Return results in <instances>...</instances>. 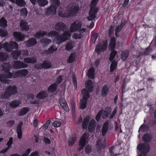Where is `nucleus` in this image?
Segmentation results:
<instances>
[{
  "instance_id": "nucleus-13",
  "label": "nucleus",
  "mask_w": 156,
  "mask_h": 156,
  "mask_svg": "<svg viewBox=\"0 0 156 156\" xmlns=\"http://www.w3.org/2000/svg\"><path fill=\"white\" fill-rule=\"evenodd\" d=\"M137 148L142 154L148 152L150 150L149 145L146 143L142 145L139 144Z\"/></svg>"
},
{
  "instance_id": "nucleus-43",
  "label": "nucleus",
  "mask_w": 156,
  "mask_h": 156,
  "mask_svg": "<svg viewBox=\"0 0 156 156\" xmlns=\"http://www.w3.org/2000/svg\"><path fill=\"white\" fill-rule=\"evenodd\" d=\"M82 37V34L80 33H75L72 35V37L74 39H79L81 38Z\"/></svg>"
},
{
  "instance_id": "nucleus-23",
  "label": "nucleus",
  "mask_w": 156,
  "mask_h": 156,
  "mask_svg": "<svg viewBox=\"0 0 156 156\" xmlns=\"http://www.w3.org/2000/svg\"><path fill=\"white\" fill-rule=\"evenodd\" d=\"M116 39L114 37L111 38L109 44L110 49H114L115 47Z\"/></svg>"
},
{
  "instance_id": "nucleus-29",
  "label": "nucleus",
  "mask_w": 156,
  "mask_h": 156,
  "mask_svg": "<svg viewBox=\"0 0 156 156\" xmlns=\"http://www.w3.org/2000/svg\"><path fill=\"white\" fill-rule=\"evenodd\" d=\"M57 87V84L56 83L51 85L48 89V91L50 93H52L56 90Z\"/></svg>"
},
{
  "instance_id": "nucleus-42",
  "label": "nucleus",
  "mask_w": 156,
  "mask_h": 156,
  "mask_svg": "<svg viewBox=\"0 0 156 156\" xmlns=\"http://www.w3.org/2000/svg\"><path fill=\"white\" fill-rule=\"evenodd\" d=\"M36 59L35 58H25L24 59L25 62L27 63H34L35 62Z\"/></svg>"
},
{
  "instance_id": "nucleus-59",
  "label": "nucleus",
  "mask_w": 156,
  "mask_h": 156,
  "mask_svg": "<svg viewBox=\"0 0 156 156\" xmlns=\"http://www.w3.org/2000/svg\"><path fill=\"white\" fill-rule=\"evenodd\" d=\"M9 149L8 147L5 148H3L1 151H0V153H3L6 152Z\"/></svg>"
},
{
  "instance_id": "nucleus-26",
  "label": "nucleus",
  "mask_w": 156,
  "mask_h": 156,
  "mask_svg": "<svg viewBox=\"0 0 156 156\" xmlns=\"http://www.w3.org/2000/svg\"><path fill=\"white\" fill-rule=\"evenodd\" d=\"M57 48L55 46H52L50 47L48 49V51H46L45 52V54H50L54 52L57 50Z\"/></svg>"
},
{
  "instance_id": "nucleus-5",
  "label": "nucleus",
  "mask_w": 156,
  "mask_h": 156,
  "mask_svg": "<svg viewBox=\"0 0 156 156\" xmlns=\"http://www.w3.org/2000/svg\"><path fill=\"white\" fill-rule=\"evenodd\" d=\"M117 107H115L112 112L111 108H108L105 109V111L101 110L99 111L97 114L96 119L98 121L101 117L105 118L109 116L110 119L112 118L115 115L117 112Z\"/></svg>"
},
{
  "instance_id": "nucleus-63",
  "label": "nucleus",
  "mask_w": 156,
  "mask_h": 156,
  "mask_svg": "<svg viewBox=\"0 0 156 156\" xmlns=\"http://www.w3.org/2000/svg\"><path fill=\"white\" fill-rule=\"evenodd\" d=\"M129 0H125L123 2V5L124 6H126L128 3Z\"/></svg>"
},
{
  "instance_id": "nucleus-10",
  "label": "nucleus",
  "mask_w": 156,
  "mask_h": 156,
  "mask_svg": "<svg viewBox=\"0 0 156 156\" xmlns=\"http://www.w3.org/2000/svg\"><path fill=\"white\" fill-rule=\"evenodd\" d=\"M18 47V45L14 41H10L9 43H5L3 47L5 51L9 52L12 49L17 48Z\"/></svg>"
},
{
  "instance_id": "nucleus-3",
  "label": "nucleus",
  "mask_w": 156,
  "mask_h": 156,
  "mask_svg": "<svg viewBox=\"0 0 156 156\" xmlns=\"http://www.w3.org/2000/svg\"><path fill=\"white\" fill-rule=\"evenodd\" d=\"M86 88L83 89L81 91V95L83 98L80 100V107L81 109H84L86 108L87 104V99L89 97V92L92 91L93 87V83L91 80H88L85 83Z\"/></svg>"
},
{
  "instance_id": "nucleus-11",
  "label": "nucleus",
  "mask_w": 156,
  "mask_h": 156,
  "mask_svg": "<svg viewBox=\"0 0 156 156\" xmlns=\"http://www.w3.org/2000/svg\"><path fill=\"white\" fill-rule=\"evenodd\" d=\"M16 88L15 86L9 87L6 89L5 93L3 95H2V98H4L6 99L11 95L16 93Z\"/></svg>"
},
{
  "instance_id": "nucleus-39",
  "label": "nucleus",
  "mask_w": 156,
  "mask_h": 156,
  "mask_svg": "<svg viewBox=\"0 0 156 156\" xmlns=\"http://www.w3.org/2000/svg\"><path fill=\"white\" fill-rule=\"evenodd\" d=\"M76 140V137L75 136L70 137L68 141L69 145H72L74 144Z\"/></svg>"
},
{
  "instance_id": "nucleus-52",
  "label": "nucleus",
  "mask_w": 156,
  "mask_h": 156,
  "mask_svg": "<svg viewBox=\"0 0 156 156\" xmlns=\"http://www.w3.org/2000/svg\"><path fill=\"white\" fill-rule=\"evenodd\" d=\"M31 149L28 148L26 151L21 156H27L31 152Z\"/></svg>"
},
{
  "instance_id": "nucleus-47",
  "label": "nucleus",
  "mask_w": 156,
  "mask_h": 156,
  "mask_svg": "<svg viewBox=\"0 0 156 156\" xmlns=\"http://www.w3.org/2000/svg\"><path fill=\"white\" fill-rule=\"evenodd\" d=\"M13 138L12 137H10L9 141L7 142L6 145L7 147L9 149L11 147V145L13 144Z\"/></svg>"
},
{
  "instance_id": "nucleus-24",
  "label": "nucleus",
  "mask_w": 156,
  "mask_h": 156,
  "mask_svg": "<svg viewBox=\"0 0 156 156\" xmlns=\"http://www.w3.org/2000/svg\"><path fill=\"white\" fill-rule=\"evenodd\" d=\"M59 102L61 106L65 110H67L68 105L65 100L63 98H61L59 99Z\"/></svg>"
},
{
  "instance_id": "nucleus-50",
  "label": "nucleus",
  "mask_w": 156,
  "mask_h": 156,
  "mask_svg": "<svg viewBox=\"0 0 156 156\" xmlns=\"http://www.w3.org/2000/svg\"><path fill=\"white\" fill-rule=\"evenodd\" d=\"M72 80L74 85V88L75 89H76L77 87V84L76 83V78L74 75H73L72 76Z\"/></svg>"
},
{
  "instance_id": "nucleus-36",
  "label": "nucleus",
  "mask_w": 156,
  "mask_h": 156,
  "mask_svg": "<svg viewBox=\"0 0 156 156\" xmlns=\"http://www.w3.org/2000/svg\"><path fill=\"white\" fill-rule=\"evenodd\" d=\"M76 58V55L75 53H72L69 56L67 62L68 63H71L73 62L75 60Z\"/></svg>"
},
{
  "instance_id": "nucleus-14",
  "label": "nucleus",
  "mask_w": 156,
  "mask_h": 156,
  "mask_svg": "<svg viewBox=\"0 0 156 156\" xmlns=\"http://www.w3.org/2000/svg\"><path fill=\"white\" fill-rule=\"evenodd\" d=\"M28 54L27 52L22 51L19 52V51H13L12 52V55L13 57L15 58H18L19 57H23L24 55H27Z\"/></svg>"
},
{
  "instance_id": "nucleus-40",
  "label": "nucleus",
  "mask_w": 156,
  "mask_h": 156,
  "mask_svg": "<svg viewBox=\"0 0 156 156\" xmlns=\"http://www.w3.org/2000/svg\"><path fill=\"white\" fill-rule=\"evenodd\" d=\"M74 47L73 44L71 42L68 43L66 47V49L67 50H70L72 49Z\"/></svg>"
},
{
  "instance_id": "nucleus-27",
  "label": "nucleus",
  "mask_w": 156,
  "mask_h": 156,
  "mask_svg": "<svg viewBox=\"0 0 156 156\" xmlns=\"http://www.w3.org/2000/svg\"><path fill=\"white\" fill-rule=\"evenodd\" d=\"M50 67L51 64L50 62L47 61H45L43 62L41 66L38 67L37 68L38 69H41V68L48 69L50 68Z\"/></svg>"
},
{
  "instance_id": "nucleus-28",
  "label": "nucleus",
  "mask_w": 156,
  "mask_h": 156,
  "mask_svg": "<svg viewBox=\"0 0 156 156\" xmlns=\"http://www.w3.org/2000/svg\"><path fill=\"white\" fill-rule=\"evenodd\" d=\"M51 42V41L50 39L45 38L42 39L40 41L41 43L44 46H45L49 44Z\"/></svg>"
},
{
  "instance_id": "nucleus-49",
  "label": "nucleus",
  "mask_w": 156,
  "mask_h": 156,
  "mask_svg": "<svg viewBox=\"0 0 156 156\" xmlns=\"http://www.w3.org/2000/svg\"><path fill=\"white\" fill-rule=\"evenodd\" d=\"M53 126L55 127H59L61 125V122L58 121H55L53 123Z\"/></svg>"
},
{
  "instance_id": "nucleus-64",
  "label": "nucleus",
  "mask_w": 156,
  "mask_h": 156,
  "mask_svg": "<svg viewBox=\"0 0 156 156\" xmlns=\"http://www.w3.org/2000/svg\"><path fill=\"white\" fill-rule=\"evenodd\" d=\"M85 28H82L80 30L79 32L80 33V34H81L82 33H84L85 32Z\"/></svg>"
},
{
  "instance_id": "nucleus-30",
  "label": "nucleus",
  "mask_w": 156,
  "mask_h": 156,
  "mask_svg": "<svg viewBox=\"0 0 156 156\" xmlns=\"http://www.w3.org/2000/svg\"><path fill=\"white\" fill-rule=\"evenodd\" d=\"M37 43V42L34 38H31L29 41L26 42V44L28 47L32 46Z\"/></svg>"
},
{
  "instance_id": "nucleus-16",
  "label": "nucleus",
  "mask_w": 156,
  "mask_h": 156,
  "mask_svg": "<svg viewBox=\"0 0 156 156\" xmlns=\"http://www.w3.org/2000/svg\"><path fill=\"white\" fill-rule=\"evenodd\" d=\"M48 96V94L46 91H43L39 92L36 95L38 99H43Z\"/></svg>"
},
{
  "instance_id": "nucleus-45",
  "label": "nucleus",
  "mask_w": 156,
  "mask_h": 156,
  "mask_svg": "<svg viewBox=\"0 0 156 156\" xmlns=\"http://www.w3.org/2000/svg\"><path fill=\"white\" fill-rule=\"evenodd\" d=\"M8 34L7 32L4 30L0 28V35L2 37H5Z\"/></svg>"
},
{
  "instance_id": "nucleus-22",
  "label": "nucleus",
  "mask_w": 156,
  "mask_h": 156,
  "mask_svg": "<svg viewBox=\"0 0 156 156\" xmlns=\"http://www.w3.org/2000/svg\"><path fill=\"white\" fill-rule=\"evenodd\" d=\"M109 87L108 85L105 84L104 85L102 88L101 90V95L102 96H106L108 92Z\"/></svg>"
},
{
  "instance_id": "nucleus-48",
  "label": "nucleus",
  "mask_w": 156,
  "mask_h": 156,
  "mask_svg": "<svg viewBox=\"0 0 156 156\" xmlns=\"http://www.w3.org/2000/svg\"><path fill=\"white\" fill-rule=\"evenodd\" d=\"M7 58V55L5 53H0V60L4 61Z\"/></svg>"
},
{
  "instance_id": "nucleus-35",
  "label": "nucleus",
  "mask_w": 156,
  "mask_h": 156,
  "mask_svg": "<svg viewBox=\"0 0 156 156\" xmlns=\"http://www.w3.org/2000/svg\"><path fill=\"white\" fill-rule=\"evenodd\" d=\"M37 2L39 5L41 6H44L48 3L47 0H37Z\"/></svg>"
},
{
  "instance_id": "nucleus-20",
  "label": "nucleus",
  "mask_w": 156,
  "mask_h": 156,
  "mask_svg": "<svg viewBox=\"0 0 156 156\" xmlns=\"http://www.w3.org/2000/svg\"><path fill=\"white\" fill-rule=\"evenodd\" d=\"M20 26L21 29L23 30L27 31L29 29V26L25 21H22L20 23Z\"/></svg>"
},
{
  "instance_id": "nucleus-31",
  "label": "nucleus",
  "mask_w": 156,
  "mask_h": 156,
  "mask_svg": "<svg viewBox=\"0 0 156 156\" xmlns=\"http://www.w3.org/2000/svg\"><path fill=\"white\" fill-rule=\"evenodd\" d=\"M7 21L5 19L2 18L0 20V26L2 27H6L7 26Z\"/></svg>"
},
{
  "instance_id": "nucleus-54",
  "label": "nucleus",
  "mask_w": 156,
  "mask_h": 156,
  "mask_svg": "<svg viewBox=\"0 0 156 156\" xmlns=\"http://www.w3.org/2000/svg\"><path fill=\"white\" fill-rule=\"evenodd\" d=\"M50 122V120H48L47 121L45 124L43 126V129H47L48 128Z\"/></svg>"
},
{
  "instance_id": "nucleus-17",
  "label": "nucleus",
  "mask_w": 156,
  "mask_h": 156,
  "mask_svg": "<svg viewBox=\"0 0 156 156\" xmlns=\"http://www.w3.org/2000/svg\"><path fill=\"white\" fill-rule=\"evenodd\" d=\"M105 147V145L103 141L98 140L96 143V148L98 150H100L102 148L104 149Z\"/></svg>"
},
{
  "instance_id": "nucleus-33",
  "label": "nucleus",
  "mask_w": 156,
  "mask_h": 156,
  "mask_svg": "<svg viewBox=\"0 0 156 156\" xmlns=\"http://www.w3.org/2000/svg\"><path fill=\"white\" fill-rule=\"evenodd\" d=\"M20 103L19 101H14L9 104V106L12 108H14L18 106Z\"/></svg>"
},
{
  "instance_id": "nucleus-51",
  "label": "nucleus",
  "mask_w": 156,
  "mask_h": 156,
  "mask_svg": "<svg viewBox=\"0 0 156 156\" xmlns=\"http://www.w3.org/2000/svg\"><path fill=\"white\" fill-rule=\"evenodd\" d=\"M123 27V26L122 25H121L117 27L115 30V33L116 36H117V34L121 30Z\"/></svg>"
},
{
  "instance_id": "nucleus-55",
  "label": "nucleus",
  "mask_w": 156,
  "mask_h": 156,
  "mask_svg": "<svg viewBox=\"0 0 156 156\" xmlns=\"http://www.w3.org/2000/svg\"><path fill=\"white\" fill-rule=\"evenodd\" d=\"M147 128V126L145 125H142L139 129V131H145L146 130L145 128Z\"/></svg>"
},
{
  "instance_id": "nucleus-57",
  "label": "nucleus",
  "mask_w": 156,
  "mask_h": 156,
  "mask_svg": "<svg viewBox=\"0 0 156 156\" xmlns=\"http://www.w3.org/2000/svg\"><path fill=\"white\" fill-rule=\"evenodd\" d=\"M39 155V152L37 151H35L32 153L30 156H38Z\"/></svg>"
},
{
  "instance_id": "nucleus-44",
  "label": "nucleus",
  "mask_w": 156,
  "mask_h": 156,
  "mask_svg": "<svg viewBox=\"0 0 156 156\" xmlns=\"http://www.w3.org/2000/svg\"><path fill=\"white\" fill-rule=\"evenodd\" d=\"M117 51L115 50H113L112 51L109 58L110 61L112 60L114 58L115 55L117 54Z\"/></svg>"
},
{
  "instance_id": "nucleus-12",
  "label": "nucleus",
  "mask_w": 156,
  "mask_h": 156,
  "mask_svg": "<svg viewBox=\"0 0 156 156\" xmlns=\"http://www.w3.org/2000/svg\"><path fill=\"white\" fill-rule=\"evenodd\" d=\"M107 42L106 41H104L102 43H99L96 46V51L98 53L100 54L101 51H104L107 48Z\"/></svg>"
},
{
  "instance_id": "nucleus-37",
  "label": "nucleus",
  "mask_w": 156,
  "mask_h": 156,
  "mask_svg": "<svg viewBox=\"0 0 156 156\" xmlns=\"http://www.w3.org/2000/svg\"><path fill=\"white\" fill-rule=\"evenodd\" d=\"M28 108H24L22 109L19 112V115L20 116L24 115L28 111Z\"/></svg>"
},
{
  "instance_id": "nucleus-62",
  "label": "nucleus",
  "mask_w": 156,
  "mask_h": 156,
  "mask_svg": "<svg viewBox=\"0 0 156 156\" xmlns=\"http://www.w3.org/2000/svg\"><path fill=\"white\" fill-rule=\"evenodd\" d=\"M82 119L81 117H79L78 121L77 124H80L82 122Z\"/></svg>"
},
{
  "instance_id": "nucleus-58",
  "label": "nucleus",
  "mask_w": 156,
  "mask_h": 156,
  "mask_svg": "<svg viewBox=\"0 0 156 156\" xmlns=\"http://www.w3.org/2000/svg\"><path fill=\"white\" fill-rule=\"evenodd\" d=\"M62 76H60L57 78L56 80V82L58 84H59L61 82V81L62 80Z\"/></svg>"
},
{
  "instance_id": "nucleus-2",
  "label": "nucleus",
  "mask_w": 156,
  "mask_h": 156,
  "mask_svg": "<svg viewBox=\"0 0 156 156\" xmlns=\"http://www.w3.org/2000/svg\"><path fill=\"white\" fill-rule=\"evenodd\" d=\"M27 65L21 62H14L13 63V67H10L9 63H4L2 66V69L4 72L5 76L0 75V81L5 83H8L9 81L7 78H12L18 76H25L28 74V71L25 69L18 71L15 76H13L11 72V71L14 68V69H20L22 68L27 67Z\"/></svg>"
},
{
  "instance_id": "nucleus-34",
  "label": "nucleus",
  "mask_w": 156,
  "mask_h": 156,
  "mask_svg": "<svg viewBox=\"0 0 156 156\" xmlns=\"http://www.w3.org/2000/svg\"><path fill=\"white\" fill-rule=\"evenodd\" d=\"M129 55V52L128 51L126 50L122 52L121 58L123 60H125L127 58Z\"/></svg>"
},
{
  "instance_id": "nucleus-21",
  "label": "nucleus",
  "mask_w": 156,
  "mask_h": 156,
  "mask_svg": "<svg viewBox=\"0 0 156 156\" xmlns=\"http://www.w3.org/2000/svg\"><path fill=\"white\" fill-rule=\"evenodd\" d=\"M95 75L94 70L93 68H90L87 72V75L89 78L93 79Z\"/></svg>"
},
{
  "instance_id": "nucleus-6",
  "label": "nucleus",
  "mask_w": 156,
  "mask_h": 156,
  "mask_svg": "<svg viewBox=\"0 0 156 156\" xmlns=\"http://www.w3.org/2000/svg\"><path fill=\"white\" fill-rule=\"evenodd\" d=\"M78 10V6H73L68 11H66L62 9H61L58 14L61 17H68L71 16H74L77 13Z\"/></svg>"
},
{
  "instance_id": "nucleus-25",
  "label": "nucleus",
  "mask_w": 156,
  "mask_h": 156,
  "mask_svg": "<svg viewBox=\"0 0 156 156\" xmlns=\"http://www.w3.org/2000/svg\"><path fill=\"white\" fill-rule=\"evenodd\" d=\"M22 124L21 122L19 123L17 128V133L18 137L19 139H21L22 136V132L21 129V127Z\"/></svg>"
},
{
  "instance_id": "nucleus-56",
  "label": "nucleus",
  "mask_w": 156,
  "mask_h": 156,
  "mask_svg": "<svg viewBox=\"0 0 156 156\" xmlns=\"http://www.w3.org/2000/svg\"><path fill=\"white\" fill-rule=\"evenodd\" d=\"M44 142L46 144H50L51 143L50 140L48 138H44Z\"/></svg>"
},
{
  "instance_id": "nucleus-1",
  "label": "nucleus",
  "mask_w": 156,
  "mask_h": 156,
  "mask_svg": "<svg viewBox=\"0 0 156 156\" xmlns=\"http://www.w3.org/2000/svg\"><path fill=\"white\" fill-rule=\"evenodd\" d=\"M81 27V24L79 21H76L72 23L70 27V33L66 31L67 28L66 25L62 22L57 23L55 27L56 30H62L63 34L59 36L58 35V33L55 31H52L47 34V36L49 37H55L54 41L56 43L59 44L69 39L71 34L73 32L78 31Z\"/></svg>"
},
{
  "instance_id": "nucleus-41",
  "label": "nucleus",
  "mask_w": 156,
  "mask_h": 156,
  "mask_svg": "<svg viewBox=\"0 0 156 156\" xmlns=\"http://www.w3.org/2000/svg\"><path fill=\"white\" fill-rule=\"evenodd\" d=\"M117 63L116 62L113 61L112 62L110 67V71L113 72L116 68L117 67Z\"/></svg>"
},
{
  "instance_id": "nucleus-60",
  "label": "nucleus",
  "mask_w": 156,
  "mask_h": 156,
  "mask_svg": "<svg viewBox=\"0 0 156 156\" xmlns=\"http://www.w3.org/2000/svg\"><path fill=\"white\" fill-rule=\"evenodd\" d=\"M97 37V34H95L94 36H92L91 37V39L92 41L94 43Z\"/></svg>"
},
{
  "instance_id": "nucleus-18",
  "label": "nucleus",
  "mask_w": 156,
  "mask_h": 156,
  "mask_svg": "<svg viewBox=\"0 0 156 156\" xmlns=\"http://www.w3.org/2000/svg\"><path fill=\"white\" fill-rule=\"evenodd\" d=\"M14 3H16L20 6H23L26 5V3L23 0H9Z\"/></svg>"
},
{
  "instance_id": "nucleus-38",
  "label": "nucleus",
  "mask_w": 156,
  "mask_h": 156,
  "mask_svg": "<svg viewBox=\"0 0 156 156\" xmlns=\"http://www.w3.org/2000/svg\"><path fill=\"white\" fill-rule=\"evenodd\" d=\"M20 15L24 17H26L27 14L28 12L26 8L22 9L20 11Z\"/></svg>"
},
{
  "instance_id": "nucleus-32",
  "label": "nucleus",
  "mask_w": 156,
  "mask_h": 156,
  "mask_svg": "<svg viewBox=\"0 0 156 156\" xmlns=\"http://www.w3.org/2000/svg\"><path fill=\"white\" fill-rule=\"evenodd\" d=\"M46 34L44 31H40L37 32L34 35L35 37L37 38H40L44 36Z\"/></svg>"
},
{
  "instance_id": "nucleus-46",
  "label": "nucleus",
  "mask_w": 156,
  "mask_h": 156,
  "mask_svg": "<svg viewBox=\"0 0 156 156\" xmlns=\"http://www.w3.org/2000/svg\"><path fill=\"white\" fill-rule=\"evenodd\" d=\"M151 138V135L150 134H145L143 137V140L145 141H148Z\"/></svg>"
},
{
  "instance_id": "nucleus-9",
  "label": "nucleus",
  "mask_w": 156,
  "mask_h": 156,
  "mask_svg": "<svg viewBox=\"0 0 156 156\" xmlns=\"http://www.w3.org/2000/svg\"><path fill=\"white\" fill-rule=\"evenodd\" d=\"M89 135L88 133H84L81 137L79 144L78 150H82L85 145L88 143V138Z\"/></svg>"
},
{
  "instance_id": "nucleus-8",
  "label": "nucleus",
  "mask_w": 156,
  "mask_h": 156,
  "mask_svg": "<svg viewBox=\"0 0 156 156\" xmlns=\"http://www.w3.org/2000/svg\"><path fill=\"white\" fill-rule=\"evenodd\" d=\"M98 0H92L90 5V10L89 13V16L87 19L88 20H91L94 19L95 17V14L98 11V9L95 6Z\"/></svg>"
},
{
  "instance_id": "nucleus-61",
  "label": "nucleus",
  "mask_w": 156,
  "mask_h": 156,
  "mask_svg": "<svg viewBox=\"0 0 156 156\" xmlns=\"http://www.w3.org/2000/svg\"><path fill=\"white\" fill-rule=\"evenodd\" d=\"M14 123V122L13 120H11L8 122V124L9 126L13 125Z\"/></svg>"
},
{
  "instance_id": "nucleus-53",
  "label": "nucleus",
  "mask_w": 156,
  "mask_h": 156,
  "mask_svg": "<svg viewBox=\"0 0 156 156\" xmlns=\"http://www.w3.org/2000/svg\"><path fill=\"white\" fill-rule=\"evenodd\" d=\"M91 146L90 145H87L85 147V152L87 153H88L91 151Z\"/></svg>"
},
{
  "instance_id": "nucleus-19",
  "label": "nucleus",
  "mask_w": 156,
  "mask_h": 156,
  "mask_svg": "<svg viewBox=\"0 0 156 156\" xmlns=\"http://www.w3.org/2000/svg\"><path fill=\"white\" fill-rule=\"evenodd\" d=\"M110 123L108 122H106L104 124L102 130V134L103 136H105L108 129V126L110 125Z\"/></svg>"
},
{
  "instance_id": "nucleus-4",
  "label": "nucleus",
  "mask_w": 156,
  "mask_h": 156,
  "mask_svg": "<svg viewBox=\"0 0 156 156\" xmlns=\"http://www.w3.org/2000/svg\"><path fill=\"white\" fill-rule=\"evenodd\" d=\"M96 125L95 120L91 118L90 116H87L84 118L82 123L83 129H87V128L89 132L93 133L94 131Z\"/></svg>"
},
{
  "instance_id": "nucleus-15",
  "label": "nucleus",
  "mask_w": 156,
  "mask_h": 156,
  "mask_svg": "<svg viewBox=\"0 0 156 156\" xmlns=\"http://www.w3.org/2000/svg\"><path fill=\"white\" fill-rule=\"evenodd\" d=\"M14 38L17 41H21L24 39V36L20 32H15L13 33Z\"/></svg>"
},
{
  "instance_id": "nucleus-7",
  "label": "nucleus",
  "mask_w": 156,
  "mask_h": 156,
  "mask_svg": "<svg viewBox=\"0 0 156 156\" xmlns=\"http://www.w3.org/2000/svg\"><path fill=\"white\" fill-rule=\"evenodd\" d=\"M60 3L59 0H51V6L46 9L45 12L46 15H54L56 13V9Z\"/></svg>"
}]
</instances>
